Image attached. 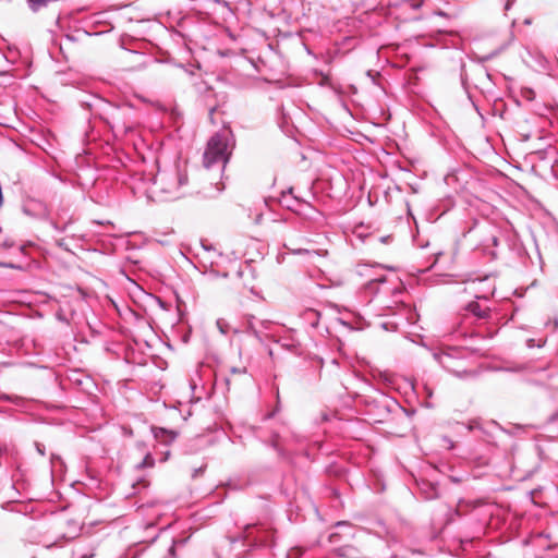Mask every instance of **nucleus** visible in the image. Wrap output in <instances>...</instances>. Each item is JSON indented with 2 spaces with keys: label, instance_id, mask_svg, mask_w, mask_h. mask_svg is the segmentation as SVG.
Masks as SVG:
<instances>
[{
  "label": "nucleus",
  "instance_id": "23",
  "mask_svg": "<svg viewBox=\"0 0 558 558\" xmlns=\"http://www.w3.org/2000/svg\"><path fill=\"white\" fill-rule=\"evenodd\" d=\"M50 223H51V227H52L56 231H58V232H64V231H65V226L60 227V226H59L57 222H54V221H51Z\"/></svg>",
  "mask_w": 558,
  "mask_h": 558
},
{
  "label": "nucleus",
  "instance_id": "18",
  "mask_svg": "<svg viewBox=\"0 0 558 558\" xmlns=\"http://www.w3.org/2000/svg\"><path fill=\"white\" fill-rule=\"evenodd\" d=\"M441 441L448 450H452L454 448V441L450 437L441 436Z\"/></svg>",
  "mask_w": 558,
  "mask_h": 558
},
{
  "label": "nucleus",
  "instance_id": "7",
  "mask_svg": "<svg viewBox=\"0 0 558 558\" xmlns=\"http://www.w3.org/2000/svg\"><path fill=\"white\" fill-rule=\"evenodd\" d=\"M22 211L26 216L35 219H46L49 215L47 205L43 201L36 198L26 199L23 203Z\"/></svg>",
  "mask_w": 558,
  "mask_h": 558
},
{
  "label": "nucleus",
  "instance_id": "13",
  "mask_svg": "<svg viewBox=\"0 0 558 558\" xmlns=\"http://www.w3.org/2000/svg\"><path fill=\"white\" fill-rule=\"evenodd\" d=\"M155 464V459L154 457L150 454V453H147L144 459L142 460V462H140L137 465H136V469L141 470V469H144V468H151L154 466Z\"/></svg>",
  "mask_w": 558,
  "mask_h": 558
},
{
  "label": "nucleus",
  "instance_id": "26",
  "mask_svg": "<svg viewBox=\"0 0 558 558\" xmlns=\"http://www.w3.org/2000/svg\"><path fill=\"white\" fill-rule=\"evenodd\" d=\"M492 243H493V245H494V246H497V245H498V243H499L498 238H497V236H495V235H494V236H492Z\"/></svg>",
  "mask_w": 558,
  "mask_h": 558
},
{
  "label": "nucleus",
  "instance_id": "36",
  "mask_svg": "<svg viewBox=\"0 0 558 558\" xmlns=\"http://www.w3.org/2000/svg\"><path fill=\"white\" fill-rule=\"evenodd\" d=\"M33 558H36V557H33Z\"/></svg>",
  "mask_w": 558,
  "mask_h": 558
},
{
  "label": "nucleus",
  "instance_id": "30",
  "mask_svg": "<svg viewBox=\"0 0 558 558\" xmlns=\"http://www.w3.org/2000/svg\"><path fill=\"white\" fill-rule=\"evenodd\" d=\"M344 524H345V522H343V521L337 522V526L344 525Z\"/></svg>",
  "mask_w": 558,
  "mask_h": 558
},
{
  "label": "nucleus",
  "instance_id": "20",
  "mask_svg": "<svg viewBox=\"0 0 558 558\" xmlns=\"http://www.w3.org/2000/svg\"><path fill=\"white\" fill-rule=\"evenodd\" d=\"M230 373L231 374H245L246 373V368L245 367H231L230 368Z\"/></svg>",
  "mask_w": 558,
  "mask_h": 558
},
{
  "label": "nucleus",
  "instance_id": "3",
  "mask_svg": "<svg viewBox=\"0 0 558 558\" xmlns=\"http://www.w3.org/2000/svg\"><path fill=\"white\" fill-rule=\"evenodd\" d=\"M483 300L484 303L478 301L470 302L465 307V314L463 318L459 322L457 327L452 330V333L457 337H473L475 336L474 331L470 330V326L473 323L472 318L476 320H486L490 317V307L487 305L486 298H478Z\"/></svg>",
  "mask_w": 558,
  "mask_h": 558
},
{
  "label": "nucleus",
  "instance_id": "5",
  "mask_svg": "<svg viewBox=\"0 0 558 558\" xmlns=\"http://www.w3.org/2000/svg\"><path fill=\"white\" fill-rule=\"evenodd\" d=\"M434 359L449 373L458 377L466 374L465 360L461 356L460 349L449 348L446 351L435 352Z\"/></svg>",
  "mask_w": 558,
  "mask_h": 558
},
{
  "label": "nucleus",
  "instance_id": "6",
  "mask_svg": "<svg viewBox=\"0 0 558 558\" xmlns=\"http://www.w3.org/2000/svg\"><path fill=\"white\" fill-rule=\"evenodd\" d=\"M244 533L245 538L254 546L271 547L275 544V533L266 525H246Z\"/></svg>",
  "mask_w": 558,
  "mask_h": 558
},
{
  "label": "nucleus",
  "instance_id": "15",
  "mask_svg": "<svg viewBox=\"0 0 558 558\" xmlns=\"http://www.w3.org/2000/svg\"><path fill=\"white\" fill-rule=\"evenodd\" d=\"M255 317L250 316L246 320V329L247 331L252 332L255 337H258V331L255 325Z\"/></svg>",
  "mask_w": 558,
  "mask_h": 558
},
{
  "label": "nucleus",
  "instance_id": "11",
  "mask_svg": "<svg viewBox=\"0 0 558 558\" xmlns=\"http://www.w3.org/2000/svg\"><path fill=\"white\" fill-rule=\"evenodd\" d=\"M153 432H154V435L156 438L158 439H162L165 440L166 442H171L173 441L178 434L173 430H167L162 427H154L153 428Z\"/></svg>",
  "mask_w": 558,
  "mask_h": 558
},
{
  "label": "nucleus",
  "instance_id": "19",
  "mask_svg": "<svg viewBox=\"0 0 558 558\" xmlns=\"http://www.w3.org/2000/svg\"><path fill=\"white\" fill-rule=\"evenodd\" d=\"M35 448H36V451L40 454V456H45L46 454V448L43 444L40 442H35Z\"/></svg>",
  "mask_w": 558,
  "mask_h": 558
},
{
  "label": "nucleus",
  "instance_id": "17",
  "mask_svg": "<svg viewBox=\"0 0 558 558\" xmlns=\"http://www.w3.org/2000/svg\"><path fill=\"white\" fill-rule=\"evenodd\" d=\"M545 342H546L545 340H539L538 342H536L535 339L530 338L526 340V345H527V348H534V347L542 348L545 345Z\"/></svg>",
  "mask_w": 558,
  "mask_h": 558
},
{
  "label": "nucleus",
  "instance_id": "24",
  "mask_svg": "<svg viewBox=\"0 0 558 558\" xmlns=\"http://www.w3.org/2000/svg\"><path fill=\"white\" fill-rule=\"evenodd\" d=\"M513 1H514V0H507V1H506V3H505V10H506V11H508V10L511 8V5H512Z\"/></svg>",
  "mask_w": 558,
  "mask_h": 558
},
{
  "label": "nucleus",
  "instance_id": "21",
  "mask_svg": "<svg viewBox=\"0 0 558 558\" xmlns=\"http://www.w3.org/2000/svg\"><path fill=\"white\" fill-rule=\"evenodd\" d=\"M93 557H94V553L89 551V553H84V554L74 553L73 558H93Z\"/></svg>",
  "mask_w": 558,
  "mask_h": 558
},
{
  "label": "nucleus",
  "instance_id": "14",
  "mask_svg": "<svg viewBox=\"0 0 558 558\" xmlns=\"http://www.w3.org/2000/svg\"><path fill=\"white\" fill-rule=\"evenodd\" d=\"M391 240H392V235H383V236L369 235L368 236L369 244H375L377 242L383 243V244H388L391 242Z\"/></svg>",
  "mask_w": 558,
  "mask_h": 558
},
{
  "label": "nucleus",
  "instance_id": "35",
  "mask_svg": "<svg viewBox=\"0 0 558 558\" xmlns=\"http://www.w3.org/2000/svg\"><path fill=\"white\" fill-rule=\"evenodd\" d=\"M226 383H227V384H229V383H230V378H229V377H227V378H226Z\"/></svg>",
  "mask_w": 558,
  "mask_h": 558
},
{
  "label": "nucleus",
  "instance_id": "1",
  "mask_svg": "<svg viewBox=\"0 0 558 558\" xmlns=\"http://www.w3.org/2000/svg\"><path fill=\"white\" fill-rule=\"evenodd\" d=\"M232 147V136L230 132H219L214 134L209 138L204 151V167L211 169L215 166H218L223 170L229 161Z\"/></svg>",
  "mask_w": 558,
  "mask_h": 558
},
{
  "label": "nucleus",
  "instance_id": "12",
  "mask_svg": "<svg viewBox=\"0 0 558 558\" xmlns=\"http://www.w3.org/2000/svg\"><path fill=\"white\" fill-rule=\"evenodd\" d=\"M422 493L424 494L425 499H434L438 496L437 487L433 484H424Z\"/></svg>",
  "mask_w": 558,
  "mask_h": 558
},
{
  "label": "nucleus",
  "instance_id": "16",
  "mask_svg": "<svg viewBox=\"0 0 558 558\" xmlns=\"http://www.w3.org/2000/svg\"><path fill=\"white\" fill-rule=\"evenodd\" d=\"M216 324L221 333L227 335L229 332V325L225 319H218Z\"/></svg>",
  "mask_w": 558,
  "mask_h": 558
},
{
  "label": "nucleus",
  "instance_id": "4",
  "mask_svg": "<svg viewBox=\"0 0 558 558\" xmlns=\"http://www.w3.org/2000/svg\"><path fill=\"white\" fill-rule=\"evenodd\" d=\"M133 112L130 107H112L109 112L108 124L116 136H124L135 129V121L130 119Z\"/></svg>",
  "mask_w": 558,
  "mask_h": 558
},
{
  "label": "nucleus",
  "instance_id": "27",
  "mask_svg": "<svg viewBox=\"0 0 558 558\" xmlns=\"http://www.w3.org/2000/svg\"><path fill=\"white\" fill-rule=\"evenodd\" d=\"M1 265L4 267H8V268H15V266L13 264H1Z\"/></svg>",
  "mask_w": 558,
  "mask_h": 558
},
{
  "label": "nucleus",
  "instance_id": "10",
  "mask_svg": "<svg viewBox=\"0 0 558 558\" xmlns=\"http://www.w3.org/2000/svg\"><path fill=\"white\" fill-rule=\"evenodd\" d=\"M215 98H216V94L213 90V88H210V87L206 88V92L203 95V102L208 110V116L213 123L215 122L214 113L217 111V109L219 107V102Z\"/></svg>",
  "mask_w": 558,
  "mask_h": 558
},
{
  "label": "nucleus",
  "instance_id": "25",
  "mask_svg": "<svg viewBox=\"0 0 558 558\" xmlns=\"http://www.w3.org/2000/svg\"><path fill=\"white\" fill-rule=\"evenodd\" d=\"M411 7H412L413 9H420V8L422 7V1H420V2H412V3H411Z\"/></svg>",
  "mask_w": 558,
  "mask_h": 558
},
{
  "label": "nucleus",
  "instance_id": "33",
  "mask_svg": "<svg viewBox=\"0 0 558 558\" xmlns=\"http://www.w3.org/2000/svg\"><path fill=\"white\" fill-rule=\"evenodd\" d=\"M170 551H171V553H173V551H174V545H172V546L170 547Z\"/></svg>",
  "mask_w": 558,
  "mask_h": 558
},
{
  "label": "nucleus",
  "instance_id": "34",
  "mask_svg": "<svg viewBox=\"0 0 558 558\" xmlns=\"http://www.w3.org/2000/svg\"><path fill=\"white\" fill-rule=\"evenodd\" d=\"M311 315L318 316V313H316V312H311Z\"/></svg>",
  "mask_w": 558,
  "mask_h": 558
},
{
  "label": "nucleus",
  "instance_id": "28",
  "mask_svg": "<svg viewBox=\"0 0 558 558\" xmlns=\"http://www.w3.org/2000/svg\"><path fill=\"white\" fill-rule=\"evenodd\" d=\"M473 428H475V425H473L472 423L468 425L469 430H472Z\"/></svg>",
  "mask_w": 558,
  "mask_h": 558
},
{
  "label": "nucleus",
  "instance_id": "2",
  "mask_svg": "<svg viewBox=\"0 0 558 558\" xmlns=\"http://www.w3.org/2000/svg\"><path fill=\"white\" fill-rule=\"evenodd\" d=\"M154 184L165 201L177 199L184 194L182 190L187 184V175L174 166L170 169L159 170Z\"/></svg>",
  "mask_w": 558,
  "mask_h": 558
},
{
  "label": "nucleus",
  "instance_id": "29",
  "mask_svg": "<svg viewBox=\"0 0 558 558\" xmlns=\"http://www.w3.org/2000/svg\"><path fill=\"white\" fill-rule=\"evenodd\" d=\"M54 545H57V542L51 543V544H47V545H45V546H46L47 548H50V547H52V546H54Z\"/></svg>",
  "mask_w": 558,
  "mask_h": 558
},
{
  "label": "nucleus",
  "instance_id": "8",
  "mask_svg": "<svg viewBox=\"0 0 558 558\" xmlns=\"http://www.w3.org/2000/svg\"><path fill=\"white\" fill-rule=\"evenodd\" d=\"M373 272V267L366 264L357 265L356 267V274L366 277V289L369 291H376L378 292V286L386 283V277L384 275L372 277L371 274Z\"/></svg>",
  "mask_w": 558,
  "mask_h": 558
},
{
  "label": "nucleus",
  "instance_id": "32",
  "mask_svg": "<svg viewBox=\"0 0 558 558\" xmlns=\"http://www.w3.org/2000/svg\"><path fill=\"white\" fill-rule=\"evenodd\" d=\"M58 457L54 456L53 453L51 454V461H53V459H57Z\"/></svg>",
  "mask_w": 558,
  "mask_h": 558
},
{
  "label": "nucleus",
  "instance_id": "31",
  "mask_svg": "<svg viewBox=\"0 0 558 558\" xmlns=\"http://www.w3.org/2000/svg\"><path fill=\"white\" fill-rule=\"evenodd\" d=\"M198 472H202V469L195 470V473L193 474V476H196V474H198Z\"/></svg>",
  "mask_w": 558,
  "mask_h": 558
},
{
  "label": "nucleus",
  "instance_id": "22",
  "mask_svg": "<svg viewBox=\"0 0 558 558\" xmlns=\"http://www.w3.org/2000/svg\"><path fill=\"white\" fill-rule=\"evenodd\" d=\"M291 251L295 255H302V254H308L310 253V251L306 250V248H292Z\"/></svg>",
  "mask_w": 558,
  "mask_h": 558
},
{
  "label": "nucleus",
  "instance_id": "9",
  "mask_svg": "<svg viewBox=\"0 0 558 558\" xmlns=\"http://www.w3.org/2000/svg\"><path fill=\"white\" fill-rule=\"evenodd\" d=\"M19 451L13 445L0 446V468H13L17 462Z\"/></svg>",
  "mask_w": 558,
  "mask_h": 558
}]
</instances>
